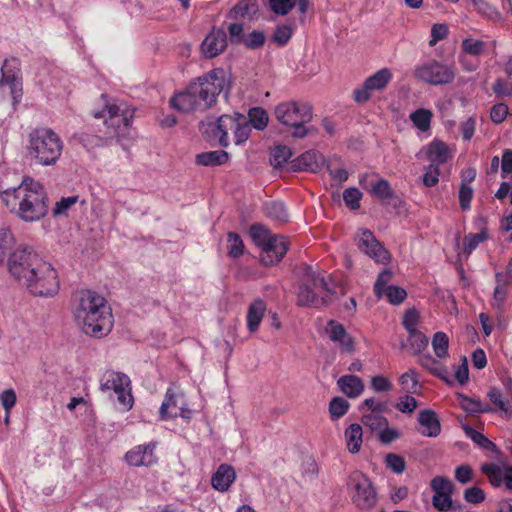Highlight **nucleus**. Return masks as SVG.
I'll return each mask as SVG.
<instances>
[{"label": "nucleus", "instance_id": "6e6d98bb", "mask_svg": "<svg viewBox=\"0 0 512 512\" xmlns=\"http://www.w3.org/2000/svg\"><path fill=\"white\" fill-rule=\"evenodd\" d=\"M78 141L85 147L87 150H92L96 147H101L104 145V138L95 134L81 132L77 136Z\"/></svg>", "mask_w": 512, "mask_h": 512}, {"label": "nucleus", "instance_id": "c03bdc74", "mask_svg": "<svg viewBox=\"0 0 512 512\" xmlns=\"http://www.w3.org/2000/svg\"><path fill=\"white\" fill-rule=\"evenodd\" d=\"M227 249L228 255L232 258H239L244 254V243L240 235L236 232H229L227 234Z\"/></svg>", "mask_w": 512, "mask_h": 512}, {"label": "nucleus", "instance_id": "f704fd0d", "mask_svg": "<svg viewBox=\"0 0 512 512\" xmlns=\"http://www.w3.org/2000/svg\"><path fill=\"white\" fill-rule=\"evenodd\" d=\"M459 399L461 408L471 415L492 411L488 404L483 403L479 399L471 398L463 394L459 395Z\"/></svg>", "mask_w": 512, "mask_h": 512}, {"label": "nucleus", "instance_id": "39448f33", "mask_svg": "<svg viewBox=\"0 0 512 512\" xmlns=\"http://www.w3.org/2000/svg\"><path fill=\"white\" fill-rule=\"evenodd\" d=\"M297 304L303 307L328 305L336 295L324 275L311 266H305L303 278L297 289Z\"/></svg>", "mask_w": 512, "mask_h": 512}, {"label": "nucleus", "instance_id": "4d7b16f0", "mask_svg": "<svg viewBox=\"0 0 512 512\" xmlns=\"http://www.w3.org/2000/svg\"><path fill=\"white\" fill-rule=\"evenodd\" d=\"M362 199V193L359 189L352 187L345 189L343 192V200L347 207L351 210H357L360 208V201Z\"/></svg>", "mask_w": 512, "mask_h": 512}, {"label": "nucleus", "instance_id": "f3484780", "mask_svg": "<svg viewBox=\"0 0 512 512\" xmlns=\"http://www.w3.org/2000/svg\"><path fill=\"white\" fill-rule=\"evenodd\" d=\"M183 398V394H177L172 388H168L159 410L160 418L162 420L178 416L189 418L188 414L190 411L184 407Z\"/></svg>", "mask_w": 512, "mask_h": 512}, {"label": "nucleus", "instance_id": "a878e982", "mask_svg": "<svg viewBox=\"0 0 512 512\" xmlns=\"http://www.w3.org/2000/svg\"><path fill=\"white\" fill-rule=\"evenodd\" d=\"M496 286L493 293L491 306L499 312L504 310V304L508 297V288L512 286V282L505 279L501 273H495Z\"/></svg>", "mask_w": 512, "mask_h": 512}, {"label": "nucleus", "instance_id": "0e129e2a", "mask_svg": "<svg viewBox=\"0 0 512 512\" xmlns=\"http://www.w3.org/2000/svg\"><path fill=\"white\" fill-rule=\"evenodd\" d=\"M292 34L293 30L290 25H280L276 27L273 39L278 45L284 46L291 39Z\"/></svg>", "mask_w": 512, "mask_h": 512}, {"label": "nucleus", "instance_id": "864d4df0", "mask_svg": "<svg viewBox=\"0 0 512 512\" xmlns=\"http://www.w3.org/2000/svg\"><path fill=\"white\" fill-rule=\"evenodd\" d=\"M393 273L390 269H384L377 277L373 291L378 299L383 297L384 291L387 288L388 283L392 280Z\"/></svg>", "mask_w": 512, "mask_h": 512}, {"label": "nucleus", "instance_id": "774afa93", "mask_svg": "<svg viewBox=\"0 0 512 512\" xmlns=\"http://www.w3.org/2000/svg\"><path fill=\"white\" fill-rule=\"evenodd\" d=\"M473 470L470 465L462 464L456 467L454 477L460 484H467L473 480Z\"/></svg>", "mask_w": 512, "mask_h": 512}, {"label": "nucleus", "instance_id": "a211bd4d", "mask_svg": "<svg viewBox=\"0 0 512 512\" xmlns=\"http://www.w3.org/2000/svg\"><path fill=\"white\" fill-rule=\"evenodd\" d=\"M480 470L493 487L499 488L505 485L507 490L512 491V466L501 467L496 463L489 462L482 464Z\"/></svg>", "mask_w": 512, "mask_h": 512}, {"label": "nucleus", "instance_id": "cd10ccee", "mask_svg": "<svg viewBox=\"0 0 512 512\" xmlns=\"http://www.w3.org/2000/svg\"><path fill=\"white\" fill-rule=\"evenodd\" d=\"M451 158L450 149L446 143L433 140L427 146V159L431 162L430 164H436L437 166L445 164Z\"/></svg>", "mask_w": 512, "mask_h": 512}, {"label": "nucleus", "instance_id": "20e7f679", "mask_svg": "<svg viewBox=\"0 0 512 512\" xmlns=\"http://www.w3.org/2000/svg\"><path fill=\"white\" fill-rule=\"evenodd\" d=\"M64 142L60 135L48 127H37L27 135L26 157L31 164L54 166L63 153Z\"/></svg>", "mask_w": 512, "mask_h": 512}, {"label": "nucleus", "instance_id": "423d86ee", "mask_svg": "<svg viewBox=\"0 0 512 512\" xmlns=\"http://www.w3.org/2000/svg\"><path fill=\"white\" fill-rule=\"evenodd\" d=\"M275 117L283 125L293 128L294 138H304L308 134L306 124L312 120V107L304 102L286 101L275 107Z\"/></svg>", "mask_w": 512, "mask_h": 512}, {"label": "nucleus", "instance_id": "a19ab883", "mask_svg": "<svg viewBox=\"0 0 512 512\" xmlns=\"http://www.w3.org/2000/svg\"><path fill=\"white\" fill-rule=\"evenodd\" d=\"M349 402L342 397H334L329 403V414L332 421L343 417L349 410Z\"/></svg>", "mask_w": 512, "mask_h": 512}, {"label": "nucleus", "instance_id": "e433bc0d", "mask_svg": "<svg viewBox=\"0 0 512 512\" xmlns=\"http://www.w3.org/2000/svg\"><path fill=\"white\" fill-rule=\"evenodd\" d=\"M432 112L430 110L419 108L410 114V119L415 127L421 132H426L430 129Z\"/></svg>", "mask_w": 512, "mask_h": 512}, {"label": "nucleus", "instance_id": "5701e85b", "mask_svg": "<svg viewBox=\"0 0 512 512\" xmlns=\"http://www.w3.org/2000/svg\"><path fill=\"white\" fill-rule=\"evenodd\" d=\"M236 480V471L229 464H221L211 477L212 487L219 492H226Z\"/></svg>", "mask_w": 512, "mask_h": 512}, {"label": "nucleus", "instance_id": "5fc2aeb1", "mask_svg": "<svg viewBox=\"0 0 512 512\" xmlns=\"http://www.w3.org/2000/svg\"><path fill=\"white\" fill-rule=\"evenodd\" d=\"M255 7V3L252 0H240L228 13V18L239 19L245 18L251 11V8Z\"/></svg>", "mask_w": 512, "mask_h": 512}, {"label": "nucleus", "instance_id": "7ed1b4c3", "mask_svg": "<svg viewBox=\"0 0 512 512\" xmlns=\"http://www.w3.org/2000/svg\"><path fill=\"white\" fill-rule=\"evenodd\" d=\"M74 317L82 331L94 338L106 336L113 327V316L106 299L91 290L79 292Z\"/></svg>", "mask_w": 512, "mask_h": 512}, {"label": "nucleus", "instance_id": "ddd939ff", "mask_svg": "<svg viewBox=\"0 0 512 512\" xmlns=\"http://www.w3.org/2000/svg\"><path fill=\"white\" fill-rule=\"evenodd\" d=\"M0 90L8 86L12 97V104L15 107L22 98V69L21 60L15 56H10L3 61L0 68Z\"/></svg>", "mask_w": 512, "mask_h": 512}, {"label": "nucleus", "instance_id": "6e6552de", "mask_svg": "<svg viewBox=\"0 0 512 512\" xmlns=\"http://www.w3.org/2000/svg\"><path fill=\"white\" fill-rule=\"evenodd\" d=\"M347 492L354 506L362 511L374 509L378 493L371 479L361 471H353L347 479Z\"/></svg>", "mask_w": 512, "mask_h": 512}, {"label": "nucleus", "instance_id": "4468645a", "mask_svg": "<svg viewBox=\"0 0 512 512\" xmlns=\"http://www.w3.org/2000/svg\"><path fill=\"white\" fill-rule=\"evenodd\" d=\"M356 241L359 250L368 255L375 262L381 264L390 262V252L376 239L370 230L360 229Z\"/></svg>", "mask_w": 512, "mask_h": 512}, {"label": "nucleus", "instance_id": "473e14b6", "mask_svg": "<svg viewBox=\"0 0 512 512\" xmlns=\"http://www.w3.org/2000/svg\"><path fill=\"white\" fill-rule=\"evenodd\" d=\"M429 345L428 337L420 330L408 333L407 347L413 355L421 356Z\"/></svg>", "mask_w": 512, "mask_h": 512}, {"label": "nucleus", "instance_id": "9b49d317", "mask_svg": "<svg viewBox=\"0 0 512 512\" xmlns=\"http://www.w3.org/2000/svg\"><path fill=\"white\" fill-rule=\"evenodd\" d=\"M100 389L102 392H114L117 400L123 408L130 410L133 407V396L131 394L130 378L114 370H106L100 378Z\"/></svg>", "mask_w": 512, "mask_h": 512}, {"label": "nucleus", "instance_id": "bf43d9fd", "mask_svg": "<svg viewBox=\"0 0 512 512\" xmlns=\"http://www.w3.org/2000/svg\"><path fill=\"white\" fill-rule=\"evenodd\" d=\"M474 196V191L471 186L462 182L459 189V204L462 211L471 209V201Z\"/></svg>", "mask_w": 512, "mask_h": 512}, {"label": "nucleus", "instance_id": "052dcab7", "mask_svg": "<svg viewBox=\"0 0 512 512\" xmlns=\"http://www.w3.org/2000/svg\"><path fill=\"white\" fill-rule=\"evenodd\" d=\"M423 184L426 187H434L439 182L440 169L436 164H429L424 168Z\"/></svg>", "mask_w": 512, "mask_h": 512}, {"label": "nucleus", "instance_id": "dca6fc26", "mask_svg": "<svg viewBox=\"0 0 512 512\" xmlns=\"http://www.w3.org/2000/svg\"><path fill=\"white\" fill-rule=\"evenodd\" d=\"M157 442H149L143 445H137L131 448L125 454V461L128 465L134 467H151L157 463L158 458L155 454Z\"/></svg>", "mask_w": 512, "mask_h": 512}, {"label": "nucleus", "instance_id": "58836bf2", "mask_svg": "<svg viewBox=\"0 0 512 512\" xmlns=\"http://www.w3.org/2000/svg\"><path fill=\"white\" fill-rule=\"evenodd\" d=\"M268 114L267 112L260 107L251 108L248 112V120L247 122L250 124V127H253L257 130H263L268 125Z\"/></svg>", "mask_w": 512, "mask_h": 512}, {"label": "nucleus", "instance_id": "09e8293b", "mask_svg": "<svg viewBox=\"0 0 512 512\" xmlns=\"http://www.w3.org/2000/svg\"><path fill=\"white\" fill-rule=\"evenodd\" d=\"M431 489L434 491V495H452L454 491L453 483L446 477L436 476L431 480Z\"/></svg>", "mask_w": 512, "mask_h": 512}, {"label": "nucleus", "instance_id": "2f4dec72", "mask_svg": "<svg viewBox=\"0 0 512 512\" xmlns=\"http://www.w3.org/2000/svg\"><path fill=\"white\" fill-rule=\"evenodd\" d=\"M363 431L360 424L353 423L345 430L347 449L356 454L360 451L363 442Z\"/></svg>", "mask_w": 512, "mask_h": 512}, {"label": "nucleus", "instance_id": "c756f323", "mask_svg": "<svg viewBox=\"0 0 512 512\" xmlns=\"http://www.w3.org/2000/svg\"><path fill=\"white\" fill-rule=\"evenodd\" d=\"M339 389L349 398H356L364 390V384L361 378L354 375H344L337 381Z\"/></svg>", "mask_w": 512, "mask_h": 512}, {"label": "nucleus", "instance_id": "4be33fe9", "mask_svg": "<svg viewBox=\"0 0 512 512\" xmlns=\"http://www.w3.org/2000/svg\"><path fill=\"white\" fill-rule=\"evenodd\" d=\"M327 333L330 340L338 343L343 351L348 353L354 351V340L341 323L330 320L327 325Z\"/></svg>", "mask_w": 512, "mask_h": 512}, {"label": "nucleus", "instance_id": "c9c22d12", "mask_svg": "<svg viewBox=\"0 0 512 512\" xmlns=\"http://www.w3.org/2000/svg\"><path fill=\"white\" fill-rule=\"evenodd\" d=\"M251 133L250 124L247 122V119L242 114H238V118L236 121V125L233 130L234 142L236 145H241L245 143Z\"/></svg>", "mask_w": 512, "mask_h": 512}, {"label": "nucleus", "instance_id": "412c9836", "mask_svg": "<svg viewBox=\"0 0 512 512\" xmlns=\"http://www.w3.org/2000/svg\"><path fill=\"white\" fill-rule=\"evenodd\" d=\"M474 225L479 229V232L469 233L463 239V253L466 255H470L480 243L486 241L489 237L486 219L483 216L477 217Z\"/></svg>", "mask_w": 512, "mask_h": 512}, {"label": "nucleus", "instance_id": "ea45409f", "mask_svg": "<svg viewBox=\"0 0 512 512\" xmlns=\"http://www.w3.org/2000/svg\"><path fill=\"white\" fill-rule=\"evenodd\" d=\"M433 351L437 358L443 359L449 356V338L444 332H436L432 338Z\"/></svg>", "mask_w": 512, "mask_h": 512}, {"label": "nucleus", "instance_id": "37998d69", "mask_svg": "<svg viewBox=\"0 0 512 512\" xmlns=\"http://www.w3.org/2000/svg\"><path fill=\"white\" fill-rule=\"evenodd\" d=\"M291 157L292 151L288 146L277 145L271 151L270 162L274 167L280 168L287 163Z\"/></svg>", "mask_w": 512, "mask_h": 512}, {"label": "nucleus", "instance_id": "69168bd1", "mask_svg": "<svg viewBox=\"0 0 512 512\" xmlns=\"http://www.w3.org/2000/svg\"><path fill=\"white\" fill-rule=\"evenodd\" d=\"M432 504L437 510L442 512L455 510L453 507L452 495H434Z\"/></svg>", "mask_w": 512, "mask_h": 512}, {"label": "nucleus", "instance_id": "aec40b11", "mask_svg": "<svg viewBox=\"0 0 512 512\" xmlns=\"http://www.w3.org/2000/svg\"><path fill=\"white\" fill-rule=\"evenodd\" d=\"M227 47V35L222 29H212L201 44V50L205 57L214 58Z\"/></svg>", "mask_w": 512, "mask_h": 512}, {"label": "nucleus", "instance_id": "1a4fd4ad", "mask_svg": "<svg viewBox=\"0 0 512 512\" xmlns=\"http://www.w3.org/2000/svg\"><path fill=\"white\" fill-rule=\"evenodd\" d=\"M22 284L35 296L51 297L56 295L59 291L58 273L56 269L45 260L34 268L32 274H29Z\"/></svg>", "mask_w": 512, "mask_h": 512}, {"label": "nucleus", "instance_id": "f8f14e48", "mask_svg": "<svg viewBox=\"0 0 512 512\" xmlns=\"http://www.w3.org/2000/svg\"><path fill=\"white\" fill-rule=\"evenodd\" d=\"M414 77L430 85H445L454 81L455 71L452 66L430 60L415 66Z\"/></svg>", "mask_w": 512, "mask_h": 512}, {"label": "nucleus", "instance_id": "338daca9", "mask_svg": "<svg viewBox=\"0 0 512 512\" xmlns=\"http://www.w3.org/2000/svg\"><path fill=\"white\" fill-rule=\"evenodd\" d=\"M386 466L393 472L400 474L405 470V460L402 456L389 453L385 458Z\"/></svg>", "mask_w": 512, "mask_h": 512}, {"label": "nucleus", "instance_id": "680f3d73", "mask_svg": "<svg viewBox=\"0 0 512 512\" xmlns=\"http://www.w3.org/2000/svg\"><path fill=\"white\" fill-rule=\"evenodd\" d=\"M78 200L79 197L77 195L62 197L59 201L56 202L53 209V215H65L67 211L78 202Z\"/></svg>", "mask_w": 512, "mask_h": 512}, {"label": "nucleus", "instance_id": "f03ea898", "mask_svg": "<svg viewBox=\"0 0 512 512\" xmlns=\"http://www.w3.org/2000/svg\"><path fill=\"white\" fill-rule=\"evenodd\" d=\"M226 82L223 69H213L191 82L185 91L170 99L171 106L183 113L203 112L216 103Z\"/></svg>", "mask_w": 512, "mask_h": 512}, {"label": "nucleus", "instance_id": "e2e57ef3", "mask_svg": "<svg viewBox=\"0 0 512 512\" xmlns=\"http://www.w3.org/2000/svg\"><path fill=\"white\" fill-rule=\"evenodd\" d=\"M431 40L429 46L433 47L438 41L444 40L449 34V28L444 23H436L431 28Z\"/></svg>", "mask_w": 512, "mask_h": 512}, {"label": "nucleus", "instance_id": "8fccbe9b", "mask_svg": "<svg viewBox=\"0 0 512 512\" xmlns=\"http://www.w3.org/2000/svg\"><path fill=\"white\" fill-rule=\"evenodd\" d=\"M370 192L382 201L391 199L394 194L389 182L385 179L373 183Z\"/></svg>", "mask_w": 512, "mask_h": 512}, {"label": "nucleus", "instance_id": "7c9ffc66", "mask_svg": "<svg viewBox=\"0 0 512 512\" xmlns=\"http://www.w3.org/2000/svg\"><path fill=\"white\" fill-rule=\"evenodd\" d=\"M418 363L432 375L446 379L448 374L446 367L430 353L421 355L418 359Z\"/></svg>", "mask_w": 512, "mask_h": 512}, {"label": "nucleus", "instance_id": "72a5a7b5", "mask_svg": "<svg viewBox=\"0 0 512 512\" xmlns=\"http://www.w3.org/2000/svg\"><path fill=\"white\" fill-rule=\"evenodd\" d=\"M229 155L224 150L203 152L196 155V163L202 166H218L225 164Z\"/></svg>", "mask_w": 512, "mask_h": 512}, {"label": "nucleus", "instance_id": "a18cd8bd", "mask_svg": "<svg viewBox=\"0 0 512 512\" xmlns=\"http://www.w3.org/2000/svg\"><path fill=\"white\" fill-rule=\"evenodd\" d=\"M362 423L373 432H379L388 425L382 413H368L362 416Z\"/></svg>", "mask_w": 512, "mask_h": 512}, {"label": "nucleus", "instance_id": "9d476101", "mask_svg": "<svg viewBox=\"0 0 512 512\" xmlns=\"http://www.w3.org/2000/svg\"><path fill=\"white\" fill-rule=\"evenodd\" d=\"M43 260L32 247L20 245L9 255L7 267L10 274L20 283H23Z\"/></svg>", "mask_w": 512, "mask_h": 512}, {"label": "nucleus", "instance_id": "2eb2a0df", "mask_svg": "<svg viewBox=\"0 0 512 512\" xmlns=\"http://www.w3.org/2000/svg\"><path fill=\"white\" fill-rule=\"evenodd\" d=\"M392 78L393 75L388 68L378 70L369 76L360 88L354 90V100L357 103L367 102L374 91L384 90Z\"/></svg>", "mask_w": 512, "mask_h": 512}, {"label": "nucleus", "instance_id": "de8ad7c7", "mask_svg": "<svg viewBox=\"0 0 512 512\" xmlns=\"http://www.w3.org/2000/svg\"><path fill=\"white\" fill-rule=\"evenodd\" d=\"M15 238L9 228L0 229V264L4 263L8 251L14 246Z\"/></svg>", "mask_w": 512, "mask_h": 512}, {"label": "nucleus", "instance_id": "3c124183", "mask_svg": "<svg viewBox=\"0 0 512 512\" xmlns=\"http://www.w3.org/2000/svg\"><path fill=\"white\" fill-rule=\"evenodd\" d=\"M465 434L469 437L475 444L485 450H491L494 448V443L490 441L484 434L476 431L474 428L470 426L463 427Z\"/></svg>", "mask_w": 512, "mask_h": 512}, {"label": "nucleus", "instance_id": "0eeeda50", "mask_svg": "<svg viewBox=\"0 0 512 512\" xmlns=\"http://www.w3.org/2000/svg\"><path fill=\"white\" fill-rule=\"evenodd\" d=\"M136 109L125 102L106 104L95 118H103L107 125L108 134L111 137H117L119 140L125 139L130 134V128L134 119Z\"/></svg>", "mask_w": 512, "mask_h": 512}, {"label": "nucleus", "instance_id": "79ce46f5", "mask_svg": "<svg viewBox=\"0 0 512 512\" xmlns=\"http://www.w3.org/2000/svg\"><path fill=\"white\" fill-rule=\"evenodd\" d=\"M249 235L254 244L261 249L272 239L269 231L260 224H253L249 229Z\"/></svg>", "mask_w": 512, "mask_h": 512}, {"label": "nucleus", "instance_id": "6ab92c4d", "mask_svg": "<svg viewBox=\"0 0 512 512\" xmlns=\"http://www.w3.org/2000/svg\"><path fill=\"white\" fill-rule=\"evenodd\" d=\"M288 251V242L284 237L273 236L272 239L262 248L261 262L264 265L279 263Z\"/></svg>", "mask_w": 512, "mask_h": 512}, {"label": "nucleus", "instance_id": "b1692460", "mask_svg": "<svg viewBox=\"0 0 512 512\" xmlns=\"http://www.w3.org/2000/svg\"><path fill=\"white\" fill-rule=\"evenodd\" d=\"M239 113L234 115H222L218 118L214 127V137L218 138V142L222 147L230 145L229 132L233 133L234 127Z\"/></svg>", "mask_w": 512, "mask_h": 512}, {"label": "nucleus", "instance_id": "603ef678", "mask_svg": "<svg viewBox=\"0 0 512 512\" xmlns=\"http://www.w3.org/2000/svg\"><path fill=\"white\" fill-rule=\"evenodd\" d=\"M383 296L386 297L390 304L400 305L407 298V292L405 289L399 286L390 285L385 289Z\"/></svg>", "mask_w": 512, "mask_h": 512}, {"label": "nucleus", "instance_id": "c85d7f7f", "mask_svg": "<svg viewBox=\"0 0 512 512\" xmlns=\"http://www.w3.org/2000/svg\"><path fill=\"white\" fill-rule=\"evenodd\" d=\"M298 5L300 13L305 14L309 7V0H269L270 10L276 15L285 16Z\"/></svg>", "mask_w": 512, "mask_h": 512}, {"label": "nucleus", "instance_id": "13d9d810", "mask_svg": "<svg viewBox=\"0 0 512 512\" xmlns=\"http://www.w3.org/2000/svg\"><path fill=\"white\" fill-rule=\"evenodd\" d=\"M420 319V314L417 309L410 308L405 311L403 319H402V325L407 331V333L416 331L418 323Z\"/></svg>", "mask_w": 512, "mask_h": 512}, {"label": "nucleus", "instance_id": "4c0bfd02", "mask_svg": "<svg viewBox=\"0 0 512 512\" xmlns=\"http://www.w3.org/2000/svg\"><path fill=\"white\" fill-rule=\"evenodd\" d=\"M487 397L499 410L504 412L508 418L512 417V406L508 400L503 398L500 389L496 387L490 388Z\"/></svg>", "mask_w": 512, "mask_h": 512}, {"label": "nucleus", "instance_id": "f257e3e1", "mask_svg": "<svg viewBox=\"0 0 512 512\" xmlns=\"http://www.w3.org/2000/svg\"><path fill=\"white\" fill-rule=\"evenodd\" d=\"M0 200L11 214L26 223L39 221L48 213L45 188L30 177H24L17 187L1 191Z\"/></svg>", "mask_w": 512, "mask_h": 512}, {"label": "nucleus", "instance_id": "49530a36", "mask_svg": "<svg viewBox=\"0 0 512 512\" xmlns=\"http://www.w3.org/2000/svg\"><path fill=\"white\" fill-rule=\"evenodd\" d=\"M486 43L482 40L465 38L462 40L461 49L465 54L478 57L485 51Z\"/></svg>", "mask_w": 512, "mask_h": 512}, {"label": "nucleus", "instance_id": "393cba45", "mask_svg": "<svg viewBox=\"0 0 512 512\" xmlns=\"http://www.w3.org/2000/svg\"><path fill=\"white\" fill-rule=\"evenodd\" d=\"M419 424L425 429L421 434L427 437H437L441 432L440 420L433 410L424 409L418 415Z\"/></svg>", "mask_w": 512, "mask_h": 512}, {"label": "nucleus", "instance_id": "bb28decb", "mask_svg": "<svg viewBox=\"0 0 512 512\" xmlns=\"http://www.w3.org/2000/svg\"><path fill=\"white\" fill-rule=\"evenodd\" d=\"M264 300L257 298L249 306L246 316L247 328L250 332H256L263 320L266 311Z\"/></svg>", "mask_w": 512, "mask_h": 512}]
</instances>
